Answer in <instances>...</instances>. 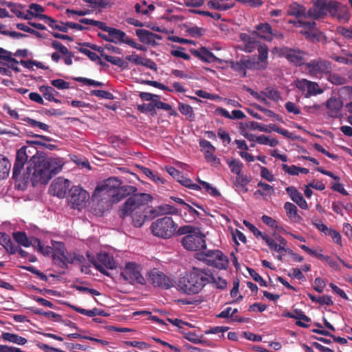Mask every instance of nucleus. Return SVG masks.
Masks as SVG:
<instances>
[{
    "label": "nucleus",
    "mask_w": 352,
    "mask_h": 352,
    "mask_svg": "<svg viewBox=\"0 0 352 352\" xmlns=\"http://www.w3.org/2000/svg\"><path fill=\"white\" fill-rule=\"evenodd\" d=\"M28 148V146H24L16 152L12 171V179L16 182L22 179L21 173L29 157ZM63 166V162L60 158L47 157L44 153L36 151L30 159L26 173L23 179L26 183L30 178L33 186H36L38 183L47 184L54 175L62 170Z\"/></svg>",
    "instance_id": "1"
},
{
    "label": "nucleus",
    "mask_w": 352,
    "mask_h": 352,
    "mask_svg": "<svg viewBox=\"0 0 352 352\" xmlns=\"http://www.w3.org/2000/svg\"><path fill=\"white\" fill-rule=\"evenodd\" d=\"M137 188L133 186L124 185L117 177H109L102 181L96 188L94 195L98 194V197H104L107 200L105 201L106 207L102 206L100 210L104 211L111 204L118 203L124 199L127 196L135 192Z\"/></svg>",
    "instance_id": "2"
},
{
    "label": "nucleus",
    "mask_w": 352,
    "mask_h": 352,
    "mask_svg": "<svg viewBox=\"0 0 352 352\" xmlns=\"http://www.w3.org/2000/svg\"><path fill=\"white\" fill-rule=\"evenodd\" d=\"M210 280H212V273L210 270L193 267L179 278L177 288L185 294H197L210 283Z\"/></svg>",
    "instance_id": "3"
},
{
    "label": "nucleus",
    "mask_w": 352,
    "mask_h": 352,
    "mask_svg": "<svg viewBox=\"0 0 352 352\" xmlns=\"http://www.w3.org/2000/svg\"><path fill=\"white\" fill-rule=\"evenodd\" d=\"M177 235H184L181 243L184 249L188 251H199L206 248V236L200 228L186 225L179 227L177 230Z\"/></svg>",
    "instance_id": "4"
},
{
    "label": "nucleus",
    "mask_w": 352,
    "mask_h": 352,
    "mask_svg": "<svg viewBox=\"0 0 352 352\" xmlns=\"http://www.w3.org/2000/svg\"><path fill=\"white\" fill-rule=\"evenodd\" d=\"M314 6L307 11V16L318 19L329 13L333 17L341 18L338 13L340 3L334 0H313Z\"/></svg>",
    "instance_id": "5"
},
{
    "label": "nucleus",
    "mask_w": 352,
    "mask_h": 352,
    "mask_svg": "<svg viewBox=\"0 0 352 352\" xmlns=\"http://www.w3.org/2000/svg\"><path fill=\"white\" fill-rule=\"evenodd\" d=\"M177 224L172 217L165 216L154 221L150 226V230L155 236L167 239L177 233Z\"/></svg>",
    "instance_id": "6"
},
{
    "label": "nucleus",
    "mask_w": 352,
    "mask_h": 352,
    "mask_svg": "<svg viewBox=\"0 0 352 352\" xmlns=\"http://www.w3.org/2000/svg\"><path fill=\"white\" fill-rule=\"evenodd\" d=\"M196 258L207 265L219 270H225L228 265V257L219 250H210L197 252L196 254Z\"/></svg>",
    "instance_id": "7"
},
{
    "label": "nucleus",
    "mask_w": 352,
    "mask_h": 352,
    "mask_svg": "<svg viewBox=\"0 0 352 352\" xmlns=\"http://www.w3.org/2000/svg\"><path fill=\"white\" fill-rule=\"evenodd\" d=\"M153 199V197L148 193H132L126 199L124 205L119 210V216L125 219L129 216L130 210H136L138 208L146 209L147 204Z\"/></svg>",
    "instance_id": "8"
},
{
    "label": "nucleus",
    "mask_w": 352,
    "mask_h": 352,
    "mask_svg": "<svg viewBox=\"0 0 352 352\" xmlns=\"http://www.w3.org/2000/svg\"><path fill=\"white\" fill-rule=\"evenodd\" d=\"M141 271L142 267L140 265L134 262H129L125 265L120 275L131 285L138 283L144 285L146 284V280L142 275Z\"/></svg>",
    "instance_id": "9"
},
{
    "label": "nucleus",
    "mask_w": 352,
    "mask_h": 352,
    "mask_svg": "<svg viewBox=\"0 0 352 352\" xmlns=\"http://www.w3.org/2000/svg\"><path fill=\"white\" fill-rule=\"evenodd\" d=\"M252 35L259 37L267 41H272L273 39H283V34L278 30H273L270 24L261 23L255 26V30L252 31Z\"/></svg>",
    "instance_id": "10"
},
{
    "label": "nucleus",
    "mask_w": 352,
    "mask_h": 352,
    "mask_svg": "<svg viewBox=\"0 0 352 352\" xmlns=\"http://www.w3.org/2000/svg\"><path fill=\"white\" fill-rule=\"evenodd\" d=\"M89 193L80 186H74L69 189L68 203L74 209L80 210L86 205Z\"/></svg>",
    "instance_id": "11"
},
{
    "label": "nucleus",
    "mask_w": 352,
    "mask_h": 352,
    "mask_svg": "<svg viewBox=\"0 0 352 352\" xmlns=\"http://www.w3.org/2000/svg\"><path fill=\"white\" fill-rule=\"evenodd\" d=\"M91 261L97 270L106 276H109V274L105 268L113 270L116 267L113 257L107 252L98 254L96 259L92 257Z\"/></svg>",
    "instance_id": "12"
},
{
    "label": "nucleus",
    "mask_w": 352,
    "mask_h": 352,
    "mask_svg": "<svg viewBox=\"0 0 352 352\" xmlns=\"http://www.w3.org/2000/svg\"><path fill=\"white\" fill-rule=\"evenodd\" d=\"M148 280L155 287L168 289L173 287L172 280L162 272L154 269L148 273Z\"/></svg>",
    "instance_id": "13"
},
{
    "label": "nucleus",
    "mask_w": 352,
    "mask_h": 352,
    "mask_svg": "<svg viewBox=\"0 0 352 352\" xmlns=\"http://www.w3.org/2000/svg\"><path fill=\"white\" fill-rule=\"evenodd\" d=\"M70 186V181L63 177L55 179L51 184L49 192L52 195L64 198Z\"/></svg>",
    "instance_id": "14"
},
{
    "label": "nucleus",
    "mask_w": 352,
    "mask_h": 352,
    "mask_svg": "<svg viewBox=\"0 0 352 352\" xmlns=\"http://www.w3.org/2000/svg\"><path fill=\"white\" fill-rule=\"evenodd\" d=\"M65 257V246L63 242H54V252L52 255V262L54 265L65 270L68 269V265L64 261Z\"/></svg>",
    "instance_id": "15"
},
{
    "label": "nucleus",
    "mask_w": 352,
    "mask_h": 352,
    "mask_svg": "<svg viewBox=\"0 0 352 352\" xmlns=\"http://www.w3.org/2000/svg\"><path fill=\"white\" fill-rule=\"evenodd\" d=\"M309 72L313 74H328L330 73L332 68L331 63L328 60L320 58L311 60L306 64Z\"/></svg>",
    "instance_id": "16"
},
{
    "label": "nucleus",
    "mask_w": 352,
    "mask_h": 352,
    "mask_svg": "<svg viewBox=\"0 0 352 352\" xmlns=\"http://www.w3.org/2000/svg\"><path fill=\"white\" fill-rule=\"evenodd\" d=\"M280 56L286 58L289 62L296 65H301L304 63V52L299 50L283 47L280 49Z\"/></svg>",
    "instance_id": "17"
},
{
    "label": "nucleus",
    "mask_w": 352,
    "mask_h": 352,
    "mask_svg": "<svg viewBox=\"0 0 352 352\" xmlns=\"http://www.w3.org/2000/svg\"><path fill=\"white\" fill-rule=\"evenodd\" d=\"M252 34V32H250ZM256 36L252 34H248L246 33H241L239 35L240 41L243 43V45L240 47L241 50L245 52L251 53L256 50L261 43L258 41Z\"/></svg>",
    "instance_id": "18"
},
{
    "label": "nucleus",
    "mask_w": 352,
    "mask_h": 352,
    "mask_svg": "<svg viewBox=\"0 0 352 352\" xmlns=\"http://www.w3.org/2000/svg\"><path fill=\"white\" fill-rule=\"evenodd\" d=\"M325 106L328 109L327 113L330 117L338 118L340 116L344 104L340 98L331 97L327 100Z\"/></svg>",
    "instance_id": "19"
},
{
    "label": "nucleus",
    "mask_w": 352,
    "mask_h": 352,
    "mask_svg": "<svg viewBox=\"0 0 352 352\" xmlns=\"http://www.w3.org/2000/svg\"><path fill=\"white\" fill-rule=\"evenodd\" d=\"M190 53L195 57L206 63H221V60L216 57L206 47H201L199 50L191 49Z\"/></svg>",
    "instance_id": "20"
},
{
    "label": "nucleus",
    "mask_w": 352,
    "mask_h": 352,
    "mask_svg": "<svg viewBox=\"0 0 352 352\" xmlns=\"http://www.w3.org/2000/svg\"><path fill=\"white\" fill-rule=\"evenodd\" d=\"M294 24L296 27L302 28L303 30L300 31V33L304 35L306 38H314L316 36V25L314 21H306L302 19H298L297 21H294Z\"/></svg>",
    "instance_id": "21"
},
{
    "label": "nucleus",
    "mask_w": 352,
    "mask_h": 352,
    "mask_svg": "<svg viewBox=\"0 0 352 352\" xmlns=\"http://www.w3.org/2000/svg\"><path fill=\"white\" fill-rule=\"evenodd\" d=\"M135 34L142 43L148 45H155V40H161L162 36L159 34L153 33L147 30L138 29L135 30Z\"/></svg>",
    "instance_id": "22"
},
{
    "label": "nucleus",
    "mask_w": 352,
    "mask_h": 352,
    "mask_svg": "<svg viewBox=\"0 0 352 352\" xmlns=\"http://www.w3.org/2000/svg\"><path fill=\"white\" fill-rule=\"evenodd\" d=\"M286 192L292 199L300 208L304 210L308 209V204L304 199L301 192H300L296 187L289 186L286 188Z\"/></svg>",
    "instance_id": "23"
},
{
    "label": "nucleus",
    "mask_w": 352,
    "mask_h": 352,
    "mask_svg": "<svg viewBox=\"0 0 352 352\" xmlns=\"http://www.w3.org/2000/svg\"><path fill=\"white\" fill-rule=\"evenodd\" d=\"M146 209H141L138 208L136 210H130L129 211V216L132 219V223L136 228L142 227L147 218L146 213Z\"/></svg>",
    "instance_id": "24"
},
{
    "label": "nucleus",
    "mask_w": 352,
    "mask_h": 352,
    "mask_svg": "<svg viewBox=\"0 0 352 352\" xmlns=\"http://www.w3.org/2000/svg\"><path fill=\"white\" fill-rule=\"evenodd\" d=\"M51 46L52 48L65 56L63 57V60L65 65H71L72 64V58L74 57L73 52H70L65 45L56 40L52 41Z\"/></svg>",
    "instance_id": "25"
},
{
    "label": "nucleus",
    "mask_w": 352,
    "mask_h": 352,
    "mask_svg": "<svg viewBox=\"0 0 352 352\" xmlns=\"http://www.w3.org/2000/svg\"><path fill=\"white\" fill-rule=\"evenodd\" d=\"M258 50V60L257 63V69L258 70H263L267 68L268 65L267 58H268V47L264 44L261 43L257 48Z\"/></svg>",
    "instance_id": "26"
},
{
    "label": "nucleus",
    "mask_w": 352,
    "mask_h": 352,
    "mask_svg": "<svg viewBox=\"0 0 352 352\" xmlns=\"http://www.w3.org/2000/svg\"><path fill=\"white\" fill-rule=\"evenodd\" d=\"M238 312L237 309H232V307H227L221 312H220L218 315V318H230L232 321L238 322H249L250 318H243L239 316H234V314Z\"/></svg>",
    "instance_id": "27"
},
{
    "label": "nucleus",
    "mask_w": 352,
    "mask_h": 352,
    "mask_svg": "<svg viewBox=\"0 0 352 352\" xmlns=\"http://www.w3.org/2000/svg\"><path fill=\"white\" fill-rule=\"evenodd\" d=\"M110 36V43L115 44L122 43L126 44V41L130 38L126 36V33L119 29L110 28L107 32Z\"/></svg>",
    "instance_id": "28"
},
{
    "label": "nucleus",
    "mask_w": 352,
    "mask_h": 352,
    "mask_svg": "<svg viewBox=\"0 0 352 352\" xmlns=\"http://www.w3.org/2000/svg\"><path fill=\"white\" fill-rule=\"evenodd\" d=\"M287 14L296 18L308 17L306 8L296 2H293L288 6Z\"/></svg>",
    "instance_id": "29"
},
{
    "label": "nucleus",
    "mask_w": 352,
    "mask_h": 352,
    "mask_svg": "<svg viewBox=\"0 0 352 352\" xmlns=\"http://www.w3.org/2000/svg\"><path fill=\"white\" fill-rule=\"evenodd\" d=\"M70 307L76 312L89 317H94L96 316L107 317L109 316V314L107 313L104 310L96 307L90 310L76 307L75 305H70Z\"/></svg>",
    "instance_id": "30"
},
{
    "label": "nucleus",
    "mask_w": 352,
    "mask_h": 352,
    "mask_svg": "<svg viewBox=\"0 0 352 352\" xmlns=\"http://www.w3.org/2000/svg\"><path fill=\"white\" fill-rule=\"evenodd\" d=\"M39 91L43 94V97L50 101L55 103H60V100L55 98L56 95L58 94L52 87L48 85H41L39 87Z\"/></svg>",
    "instance_id": "31"
},
{
    "label": "nucleus",
    "mask_w": 352,
    "mask_h": 352,
    "mask_svg": "<svg viewBox=\"0 0 352 352\" xmlns=\"http://www.w3.org/2000/svg\"><path fill=\"white\" fill-rule=\"evenodd\" d=\"M0 338L2 339L3 341L12 342L14 344H16L18 345H24L27 343L26 338L19 336L17 334L8 332H3L1 334Z\"/></svg>",
    "instance_id": "32"
},
{
    "label": "nucleus",
    "mask_w": 352,
    "mask_h": 352,
    "mask_svg": "<svg viewBox=\"0 0 352 352\" xmlns=\"http://www.w3.org/2000/svg\"><path fill=\"white\" fill-rule=\"evenodd\" d=\"M0 245L10 254H14L16 251L10 236L5 232H0Z\"/></svg>",
    "instance_id": "33"
},
{
    "label": "nucleus",
    "mask_w": 352,
    "mask_h": 352,
    "mask_svg": "<svg viewBox=\"0 0 352 352\" xmlns=\"http://www.w3.org/2000/svg\"><path fill=\"white\" fill-rule=\"evenodd\" d=\"M284 208L286 211L287 217L294 221H300L302 217L298 214L297 207L291 202H286L284 204Z\"/></svg>",
    "instance_id": "34"
},
{
    "label": "nucleus",
    "mask_w": 352,
    "mask_h": 352,
    "mask_svg": "<svg viewBox=\"0 0 352 352\" xmlns=\"http://www.w3.org/2000/svg\"><path fill=\"white\" fill-rule=\"evenodd\" d=\"M184 207L186 211L184 212L182 217L186 221L192 222L200 217V213L188 204H186Z\"/></svg>",
    "instance_id": "35"
},
{
    "label": "nucleus",
    "mask_w": 352,
    "mask_h": 352,
    "mask_svg": "<svg viewBox=\"0 0 352 352\" xmlns=\"http://www.w3.org/2000/svg\"><path fill=\"white\" fill-rule=\"evenodd\" d=\"M307 296L313 302H318L321 305H325L328 306H331L333 305V302L331 296L328 295L316 296L311 293H308Z\"/></svg>",
    "instance_id": "36"
},
{
    "label": "nucleus",
    "mask_w": 352,
    "mask_h": 352,
    "mask_svg": "<svg viewBox=\"0 0 352 352\" xmlns=\"http://www.w3.org/2000/svg\"><path fill=\"white\" fill-rule=\"evenodd\" d=\"M226 162L230 169V171L232 173L236 174V176H239L243 167V163L235 158H232L231 160L228 159Z\"/></svg>",
    "instance_id": "37"
},
{
    "label": "nucleus",
    "mask_w": 352,
    "mask_h": 352,
    "mask_svg": "<svg viewBox=\"0 0 352 352\" xmlns=\"http://www.w3.org/2000/svg\"><path fill=\"white\" fill-rule=\"evenodd\" d=\"M11 168V164L8 159L0 155V179L8 177Z\"/></svg>",
    "instance_id": "38"
},
{
    "label": "nucleus",
    "mask_w": 352,
    "mask_h": 352,
    "mask_svg": "<svg viewBox=\"0 0 352 352\" xmlns=\"http://www.w3.org/2000/svg\"><path fill=\"white\" fill-rule=\"evenodd\" d=\"M323 90L319 87L317 82L308 80L307 92L305 93V98H309L311 96L322 94Z\"/></svg>",
    "instance_id": "39"
},
{
    "label": "nucleus",
    "mask_w": 352,
    "mask_h": 352,
    "mask_svg": "<svg viewBox=\"0 0 352 352\" xmlns=\"http://www.w3.org/2000/svg\"><path fill=\"white\" fill-rule=\"evenodd\" d=\"M102 57H103L107 62H109L111 64L116 65L122 69L126 68L129 65L126 61H124L121 58L118 56H112L107 54H102Z\"/></svg>",
    "instance_id": "40"
},
{
    "label": "nucleus",
    "mask_w": 352,
    "mask_h": 352,
    "mask_svg": "<svg viewBox=\"0 0 352 352\" xmlns=\"http://www.w3.org/2000/svg\"><path fill=\"white\" fill-rule=\"evenodd\" d=\"M79 22L81 23L96 26V27L98 28L99 29H100L104 32H107L109 31V30L111 28V27L107 26L104 22L96 21L94 19H87V18L80 19Z\"/></svg>",
    "instance_id": "41"
},
{
    "label": "nucleus",
    "mask_w": 352,
    "mask_h": 352,
    "mask_svg": "<svg viewBox=\"0 0 352 352\" xmlns=\"http://www.w3.org/2000/svg\"><path fill=\"white\" fill-rule=\"evenodd\" d=\"M29 14L32 16H34L36 18L44 21L45 23L48 25L51 28L55 30V27L58 26L57 21L53 18L43 14H34L32 11H28Z\"/></svg>",
    "instance_id": "42"
},
{
    "label": "nucleus",
    "mask_w": 352,
    "mask_h": 352,
    "mask_svg": "<svg viewBox=\"0 0 352 352\" xmlns=\"http://www.w3.org/2000/svg\"><path fill=\"white\" fill-rule=\"evenodd\" d=\"M178 109L182 115L188 116L190 120H192L195 118L193 109L190 105L182 102H179Z\"/></svg>",
    "instance_id": "43"
},
{
    "label": "nucleus",
    "mask_w": 352,
    "mask_h": 352,
    "mask_svg": "<svg viewBox=\"0 0 352 352\" xmlns=\"http://www.w3.org/2000/svg\"><path fill=\"white\" fill-rule=\"evenodd\" d=\"M140 168L143 174L156 184H164L163 179L161 178L159 175L155 174L150 168L144 166H140Z\"/></svg>",
    "instance_id": "44"
},
{
    "label": "nucleus",
    "mask_w": 352,
    "mask_h": 352,
    "mask_svg": "<svg viewBox=\"0 0 352 352\" xmlns=\"http://www.w3.org/2000/svg\"><path fill=\"white\" fill-rule=\"evenodd\" d=\"M13 238L15 240V241L25 248L29 247V239L30 238L28 237L25 232H16L13 233Z\"/></svg>",
    "instance_id": "45"
},
{
    "label": "nucleus",
    "mask_w": 352,
    "mask_h": 352,
    "mask_svg": "<svg viewBox=\"0 0 352 352\" xmlns=\"http://www.w3.org/2000/svg\"><path fill=\"white\" fill-rule=\"evenodd\" d=\"M197 181L202 188L211 196L219 197L221 195L219 191L216 188L212 186L209 183L202 181L200 179H197Z\"/></svg>",
    "instance_id": "46"
},
{
    "label": "nucleus",
    "mask_w": 352,
    "mask_h": 352,
    "mask_svg": "<svg viewBox=\"0 0 352 352\" xmlns=\"http://www.w3.org/2000/svg\"><path fill=\"white\" fill-rule=\"evenodd\" d=\"M158 207L157 211H159L160 215L163 214H177L178 210L169 204H162Z\"/></svg>",
    "instance_id": "47"
},
{
    "label": "nucleus",
    "mask_w": 352,
    "mask_h": 352,
    "mask_svg": "<svg viewBox=\"0 0 352 352\" xmlns=\"http://www.w3.org/2000/svg\"><path fill=\"white\" fill-rule=\"evenodd\" d=\"M74 80L76 82L82 83L83 85L95 87H104V84L102 82L96 81L92 79L84 78V77H75Z\"/></svg>",
    "instance_id": "48"
},
{
    "label": "nucleus",
    "mask_w": 352,
    "mask_h": 352,
    "mask_svg": "<svg viewBox=\"0 0 352 352\" xmlns=\"http://www.w3.org/2000/svg\"><path fill=\"white\" fill-rule=\"evenodd\" d=\"M210 283L212 284L213 287L220 290H223L227 287V281L221 277H215L212 274V280H210Z\"/></svg>",
    "instance_id": "49"
},
{
    "label": "nucleus",
    "mask_w": 352,
    "mask_h": 352,
    "mask_svg": "<svg viewBox=\"0 0 352 352\" xmlns=\"http://www.w3.org/2000/svg\"><path fill=\"white\" fill-rule=\"evenodd\" d=\"M240 61L245 71L246 69H257V63L252 61L249 56H243Z\"/></svg>",
    "instance_id": "50"
},
{
    "label": "nucleus",
    "mask_w": 352,
    "mask_h": 352,
    "mask_svg": "<svg viewBox=\"0 0 352 352\" xmlns=\"http://www.w3.org/2000/svg\"><path fill=\"white\" fill-rule=\"evenodd\" d=\"M24 120L32 127H38L40 129L45 131H49L50 126L47 124L38 122L30 118H26Z\"/></svg>",
    "instance_id": "51"
},
{
    "label": "nucleus",
    "mask_w": 352,
    "mask_h": 352,
    "mask_svg": "<svg viewBox=\"0 0 352 352\" xmlns=\"http://www.w3.org/2000/svg\"><path fill=\"white\" fill-rule=\"evenodd\" d=\"M122 344L124 347L133 346L140 349H148L150 347V344L148 343L138 341H123Z\"/></svg>",
    "instance_id": "52"
},
{
    "label": "nucleus",
    "mask_w": 352,
    "mask_h": 352,
    "mask_svg": "<svg viewBox=\"0 0 352 352\" xmlns=\"http://www.w3.org/2000/svg\"><path fill=\"white\" fill-rule=\"evenodd\" d=\"M137 109L138 111L144 113H151L152 116L156 114V111L154 109L153 103H143L142 104H138Z\"/></svg>",
    "instance_id": "53"
},
{
    "label": "nucleus",
    "mask_w": 352,
    "mask_h": 352,
    "mask_svg": "<svg viewBox=\"0 0 352 352\" xmlns=\"http://www.w3.org/2000/svg\"><path fill=\"white\" fill-rule=\"evenodd\" d=\"M311 222L312 225H314L318 230H320L326 235L327 234V232L330 228H329L326 225H324L319 218L314 217L311 219Z\"/></svg>",
    "instance_id": "54"
},
{
    "label": "nucleus",
    "mask_w": 352,
    "mask_h": 352,
    "mask_svg": "<svg viewBox=\"0 0 352 352\" xmlns=\"http://www.w3.org/2000/svg\"><path fill=\"white\" fill-rule=\"evenodd\" d=\"M261 94L273 101H278L280 98L279 92L273 88H267L265 92L261 91Z\"/></svg>",
    "instance_id": "55"
},
{
    "label": "nucleus",
    "mask_w": 352,
    "mask_h": 352,
    "mask_svg": "<svg viewBox=\"0 0 352 352\" xmlns=\"http://www.w3.org/2000/svg\"><path fill=\"white\" fill-rule=\"evenodd\" d=\"M250 276L262 287H267L266 281L252 268H248Z\"/></svg>",
    "instance_id": "56"
},
{
    "label": "nucleus",
    "mask_w": 352,
    "mask_h": 352,
    "mask_svg": "<svg viewBox=\"0 0 352 352\" xmlns=\"http://www.w3.org/2000/svg\"><path fill=\"white\" fill-rule=\"evenodd\" d=\"M166 170L168 173L171 175L175 179H176L179 183L183 179L184 177L182 172L179 170L176 169L173 166H166Z\"/></svg>",
    "instance_id": "57"
},
{
    "label": "nucleus",
    "mask_w": 352,
    "mask_h": 352,
    "mask_svg": "<svg viewBox=\"0 0 352 352\" xmlns=\"http://www.w3.org/2000/svg\"><path fill=\"white\" fill-rule=\"evenodd\" d=\"M91 94L107 100H113L114 98L111 93L104 90H92L91 91Z\"/></svg>",
    "instance_id": "58"
},
{
    "label": "nucleus",
    "mask_w": 352,
    "mask_h": 352,
    "mask_svg": "<svg viewBox=\"0 0 352 352\" xmlns=\"http://www.w3.org/2000/svg\"><path fill=\"white\" fill-rule=\"evenodd\" d=\"M230 67L235 72H238L241 77H245L247 72L245 71L241 61H231Z\"/></svg>",
    "instance_id": "59"
},
{
    "label": "nucleus",
    "mask_w": 352,
    "mask_h": 352,
    "mask_svg": "<svg viewBox=\"0 0 352 352\" xmlns=\"http://www.w3.org/2000/svg\"><path fill=\"white\" fill-rule=\"evenodd\" d=\"M246 90L252 96H253L254 98H256L258 101L263 102V104H265L266 105L270 104V102L267 101L266 99L267 97L265 96L263 94H261V93L258 94V92L254 91L251 88H247Z\"/></svg>",
    "instance_id": "60"
},
{
    "label": "nucleus",
    "mask_w": 352,
    "mask_h": 352,
    "mask_svg": "<svg viewBox=\"0 0 352 352\" xmlns=\"http://www.w3.org/2000/svg\"><path fill=\"white\" fill-rule=\"evenodd\" d=\"M51 85L58 89H67L69 88V82L63 79H55L51 80Z\"/></svg>",
    "instance_id": "61"
},
{
    "label": "nucleus",
    "mask_w": 352,
    "mask_h": 352,
    "mask_svg": "<svg viewBox=\"0 0 352 352\" xmlns=\"http://www.w3.org/2000/svg\"><path fill=\"white\" fill-rule=\"evenodd\" d=\"M337 32L346 39H352V25L349 28L342 26L338 27L337 28Z\"/></svg>",
    "instance_id": "62"
},
{
    "label": "nucleus",
    "mask_w": 352,
    "mask_h": 352,
    "mask_svg": "<svg viewBox=\"0 0 352 352\" xmlns=\"http://www.w3.org/2000/svg\"><path fill=\"white\" fill-rule=\"evenodd\" d=\"M243 224L254 234V235L256 237H261L262 239V236H263L265 233L261 232L255 226L249 222L247 220L243 221Z\"/></svg>",
    "instance_id": "63"
},
{
    "label": "nucleus",
    "mask_w": 352,
    "mask_h": 352,
    "mask_svg": "<svg viewBox=\"0 0 352 352\" xmlns=\"http://www.w3.org/2000/svg\"><path fill=\"white\" fill-rule=\"evenodd\" d=\"M327 235H329L336 244L339 245L340 246L342 245V236H341L340 233L339 232H338L337 230L330 228L329 230V231L327 232Z\"/></svg>",
    "instance_id": "64"
}]
</instances>
